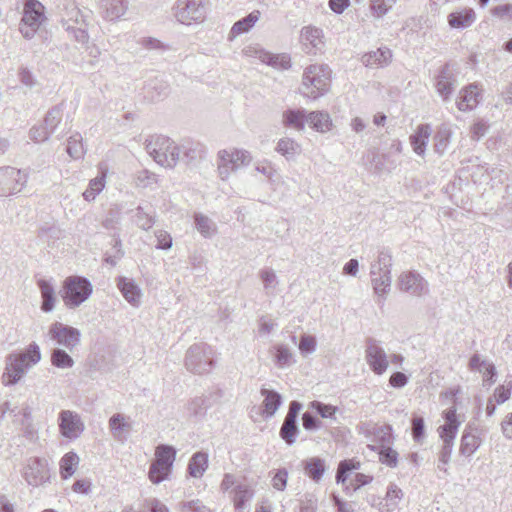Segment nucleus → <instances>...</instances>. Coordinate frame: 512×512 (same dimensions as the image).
Here are the masks:
<instances>
[{
  "label": "nucleus",
  "mask_w": 512,
  "mask_h": 512,
  "mask_svg": "<svg viewBox=\"0 0 512 512\" xmlns=\"http://www.w3.org/2000/svg\"><path fill=\"white\" fill-rule=\"evenodd\" d=\"M259 277L263 283L264 289L268 295L274 294L278 285V278L275 271L271 268L262 269Z\"/></svg>",
  "instance_id": "obj_53"
},
{
  "label": "nucleus",
  "mask_w": 512,
  "mask_h": 512,
  "mask_svg": "<svg viewBox=\"0 0 512 512\" xmlns=\"http://www.w3.org/2000/svg\"><path fill=\"white\" fill-rule=\"evenodd\" d=\"M431 132L429 124H421L417 127L415 133L410 136L411 146L417 155L424 156Z\"/></svg>",
  "instance_id": "obj_22"
},
{
  "label": "nucleus",
  "mask_w": 512,
  "mask_h": 512,
  "mask_svg": "<svg viewBox=\"0 0 512 512\" xmlns=\"http://www.w3.org/2000/svg\"><path fill=\"white\" fill-rule=\"evenodd\" d=\"M22 476L30 486L38 487L45 484L49 480L46 460L38 457L28 459L23 468Z\"/></svg>",
  "instance_id": "obj_14"
},
{
  "label": "nucleus",
  "mask_w": 512,
  "mask_h": 512,
  "mask_svg": "<svg viewBox=\"0 0 512 512\" xmlns=\"http://www.w3.org/2000/svg\"><path fill=\"white\" fill-rule=\"evenodd\" d=\"M41 360L40 348L36 343H31L24 352L11 353L5 359V370L2 375V383L5 386L17 384L27 370Z\"/></svg>",
  "instance_id": "obj_2"
},
{
  "label": "nucleus",
  "mask_w": 512,
  "mask_h": 512,
  "mask_svg": "<svg viewBox=\"0 0 512 512\" xmlns=\"http://www.w3.org/2000/svg\"><path fill=\"white\" fill-rule=\"evenodd\" d=\"M491 14L502 20H512V4L507 3L503 5L495 6L491 9Z\"/></svg>",
  "instance_id": "obj_64"
},
{
  "label": "nucleus",
  "mask_w": 512,
  "mask_h": 512,
  "mask_svg": "<svg viewBox=\"0 0 512 512\" xmlns=\"http://www.w3.org/2000/svg\"><path fill=\"white\" fill-rule=\"evenodd\" d=\"M404 494L394 483L387 487L385 497L379 502V512H395Z\"/></svg>",
  "instance_id": "obj_21"
},
{
  "label": "nucleus",
  "mask_w": 512,
  "mask_h": 512,
  "mask_svg": "<svg viewBox=\"0 0 512 512\" xmlns=\"http://www.w3.org/2000/svg\"><path fill=\"white\" fill-rule=\"evenodd\" d=\"M60 434L67 439H77L85 429L80 415L71 410H62L58 417Z\"/></svg>",
  "instance_id": "obj_15"
},
{
  "label": "nucleus",
  "mask_w": 512,
  "mask_h": 512,
  "mask_svg": "<svg viewBox=\"0 0 512 512\" xmlns=\"http://www.w3.org/2000/svg\"><path fill=\"white\" fill-rule=\"evenodd\" d=\"M365 359L370 369L377 375L384 374L389 366L388 355L380 342L375 339L367 340Z\"/></svg>",
  "instance_id": "obj_13"
},
{
  "label": "nucleus",
  "mask_w": 512,
  "mask_h": 512,
  "mask_svg": "<svg viewBox=\"0 0 512 512\" xmlns=\"http://www.w3.org/2000/svg\"><path fill=\"white\" fill-rule=\"evenodd\" d=\"M135 222L139 228L147 231L154 225L155 217L146 212L142 206H138L135 213Z\"/></svg>",
  "instance_id": "obj_55"
},
{
  "label": "nucleus",
  "mask_w": 512,
  "mask_h": 512,
  "mask_svg": "<svg viewBox=\"0 0 512 512\" xmlns=\"http://www.w3.org/2000/svg\"><path fill=\"white\" fill-rule=\"evenodd\" d=\"M251 161L252 156L247 150L221 149L216 158L217 175L222 181H227L232 173L237 172L243 166H248Z\"/></svg>",
  "instance_id": "obj_4"
},
{
  "label": "nucleus",
  "mask_w": 512,
  "mask_h": 512,
  "mask_svg": "<svg viewBox=\"0 0 512 512\" xmlns=\"http://www.w3.org/2000/svg\"><path fill=\"white\" fill-rule=\"evenodd\" d=\"M194 224L197 231L204 238H211L217 234V224L211 218L202 213H195Z\"/></svg>",
  "instance_id": "obj_29"
},
{
  "label": "nucleus",
  "mask_w": 512,
  "mask_h": 512,
  "mask_svg": "<svg viewBox=\"0 0 512 512\" xmlns=\"http://www.w3.org/2000/svg\"><path fill=\"white\" fill-rule=\"evenodd\" d=\"M170 472V468L166 469L165 466H158L153 462L150 466L148 476L152 483L159 484L168 477Z\"/></svg>",
  "instance_id": "obj_58"
},
{
  "label": "nucleus",
  "mask_w": 512,
  "mask_h": 512,
  "mask_svg": "<svg viewBox=\"0 0 512 512\" xmlns=\"http://www.w3.org/2000/svg\"><path fill=\"white\" fill-rule=\"evenodd\" d=\"M299 42L303 52L312 56L322 54L326 47L324 31L311 24L301 28Z\"/></svg>",
  "instance_id": "obj_12"
},
{
  "label": "nucleus",
  "mask_w": 512,
  "mask_h": 512,
  "mask_svg": "<svg viewBox=\"0 0 512 512\" xmlns=\"http://www.w3.org/2000/svg\"><path fill=\"white\" fill-rule=\"evenodd\" d=\"M331 69L326 64H312L305 68L300 92L304 97L317 99L330 87Z\"/></svg>",
  "instance_id": "obj_3"
},
{
  "label": "nucleus",
  "mask_w": 512,
  "mask_h": 512,
  "mask_svg": "<svg viewBox=\"0 0 512 512\" xmlns=\"http://www.w3.org/2000/svg\"><path fill=\"white\" fill-rule=\"evenodd\" d=\"M299 432L297 420L284 419L280 428V437L288 444L292 445L296 441V436Z\"/></svg>",
  "instance_id": "obj_48"
},
{
  "label": "nucleus",
  "mask_w": 512,
  "mask_h": 512,
  "mask_svg": "<svg viewBox=\"0 0 512 512\" xmlns=\"http://www.w3.org/2000/svg\"><path fill=\"white\" fill-rule=\"evenodd\" d=\"M259 14V11H254L246 17L235 22L229 32V39H233L243 33H247L258 21Z\"/></svg>",
  "instance_id": "obj_31"
},
{
  "label": "nucleus",
  "mask_w": 512,
  "mask_h": 512,
  "mask_svg": "<svg viewBox=\"0 0 512 512\" xmlns=\"http://www.w3.org/2000/svg\"><path fill=\"white\" fill-rule=\"evenodd\" d=\"M180 149V159L185 161L187 164L196 161L202 157L204 148L199 143L185 142L178 145Z\"/></svg>",
  "instance_id": "obj_38"
},
{
  "label": "nucleus",
  "mask_w": 512,
  "mask_h": 512,
  "mask_svg": "<svg viewBox=\"0 0 512 512\" xmlns=\"http://www.w3.org/2000/svg\"><path fill=\"white\" fill-rule=\"evenodd\" d=\"M208 468V455L205 452L195 453L188 464V473L191 477L200 478Z\"/></svg>",
  "instance_id": "obj_33"
},
{
  "label": "nucleus",
  "mask_w": 512,
  "mask_h": 512,
  "mask_svg": "<svg viewBox=\"0 0 512 512\" xmlns=\"http://www.w3.org/2000/svg\"><path fill=\"white\" fill-rule=\"evenodd\" d=\"M48 336L62 349L72 352L81 341V333L77 328L55 322L49 327Z\"/></svg>",
  "instance_id": "obj_11"
},
{
  "label": "nucleus",
  "mask_w": 512,
  "mask_h": 512,
  "mask_svg": "<svg viewBox=\"0 0 512 512\" xmlns=\"http://www.w3.org/2000/svg\"><path fill=\"white\" fill-rule=\"evenodd\" d=\"M28 173L13 166L0 167V196L9 197L20 193L27 185Z\"/></svg>",
  "instance_id": "obj_10"
},
{
  "label": "nucleus",
  "mask_w": 512,
  "mask_h": 512,
  "mask_svg": "<svg viewBox=\"0 0 512 512\" xmlns=\"http://www.w3.org/2000/svg\"><path fill=\"white\" fill-rule=\"evenodd\" d=\"M66 152L75 160L81 159L84 156L86 151L81 134L75 133L69 137Z\"/></svg>",
  "instance_id": "obj_44"
},
{
  "label": "nucleus",
  "mask_w": 512,
  "mask_h": 512,
  "mask_svg": "<svg viewBox=\"0 0 512 512\" xmlns=\"http://www.w3.org/2000/svg\"><path fill=\"white\" fill-rule=\"evenodd\" d=\"M304 469L313 481L318 482L325 472V463L322 459L313 457L305 461Z\"/></svg>",
  "instance_id": "obj_42"
},
{
  "label": "nucleus",
  "mask_w": 512,
  "mask_h": 512,
  "mask_svg": "<svg viewBox=\"0 0 512 512\" xmlns=\"http://www.w3.org/2000/svg\"><path fill=\"white\" fill-rule=\"evenodd\" d=\"M214 350L205 343H196L189 347L185 356V367L194 374H205L214 365Z\"/></svg>",
  "instance_id": "obj_8"
},
{
  "label": "nucleus",
  "mask_w": 512,
  "mask_h": 512,
  "mask_svg": "<svg viewBox=\"0 0 512 512\" xmlns=\"http://www.w3.org/2000/svg\"><path fill=\"white\" fill-rule=\"evenodd\" d=\"M211 406L209 397L198 396L193 398L187 405V410L190 415L202 416L206 413L207 409Z\"/></svg>",
  "instance_id": "obj_49"
},
{
  "label": "nucleus",
  "mask_w": 512,
  "mask_h": 512,
  "mask_svg": "<svg viewBox=\"0 0 512 512\" xmlns=\"http://www.w3.org/2000/svg\"><path fill=\"white\" fill-rule=\"evenodd\" d=\"M44 6L38 0H26L23 5L22 17L18 30L23 38L30 40L44 22Z\"/></svg>",
  "instance_id": "obj_7"
},
{
  "label": "nucleus",
  "mask_w": 512,
  "mask_h": 512,
  "mask_svg": "<svg viewBox=\"0 0 512 512\" xmlns=\"http://www.w3.org/2000/svg\"><path fill=\"white\" fill-rule=\"evenodd\" d=\"M481 444V439L478 435L472 432V428L467 427L461 437L460 453L463 456L470 457L473 455Z\"/></svg>",
  "instance_id": "obj_28"
},
{
  "label": "nucleus",
  "mask_w": 512,
  "mask_h": 512,
  "mask_svg": "<svg viewBox=\"0 0 512 512\" xmlns=\"http://www.w3.org/2000/svg\"><path fill=\"white\" fill-rule=\"evenodd\" d=\"M172 13L177 22L183 25L201 23L206 17L204 0H176Z\"/></svg>",
  "instance_id": "obj_9"
},
{
  "label": "nucleus",
  "mask_w": 512,
  "mask_h": 512,
  "mask_svg": "<svg viewBox=\"0 0 512 512\" xmlns=\"http://www.w3.org/2000/svg\"><path fill=\"white\" fill-rule=\"evenodd\" d=\"M155 456L156 460L154 463L158 466H165L166 469H172L176 458V449L173 446L161 444L157 446Z\"/></svg>",
  "instance_id": "obj_36"
},
{
  "label": "nucleus",
  "mask_w": 512,
  "mask_h": 512,
  "mask_svg": "<svg viewBox=\"0 0 512 512\" xmlns=\"http://www.w3.org/2000/svg\"><path fill=\"white\" fill-rule=\"evenodd\" d=\"M265 64L279 70H288L291 67V58L288 54H272L267 51L264 58Z\"/></svg>",
  "instance_id": "obj_46"
},
{
  "label": "nucleus",
  "mask_w": 512,
  "mask_h": 512,
  "mask_svg": "<svg viewBox=\"0 0 512 512\" xmlns=\"http://www.w3.org/2000/svg\"><path fill=\"white\" fill-rule=\"evenodd\" d=\"M298 347L303 355L312 354L316 350L315 337L307 334L302 335Z\"/></svg>",
  "instance_id": "obj_61"
},
{
  "label": "nucleus",
  "mask_w": 512,
  "mask_h": 512,
  "mask_svg": "<svg viewBox=\"0 0 512 512\" xmlns=\"http://www.w3.org/2000/svg\"><path fill=\"white\" fill-rule=\"evenodd\" d=\"M230 493L234 507L237 510H242L245 507V503L251 500L254 494L253 490L246 484H237Z\"/></svg>",
  "instance_id": "obj_37"
},
{
  "label": "nucleus",
  "mask_w": 512,
  "mask_h": 512,
  "mask_svg": "<svg viewBox=\"0 0 512 512\" xmlns=\"http://www.w3.org/2000/svg\"><path fill=\"white\" fill-rule=\"evenodd\" d=\"M117 287L128 303L134 307H138L140 305L141 290L132 279L119 277Z\"/></svg>",
  "instance_id": "obj_20"
},
{
  "label": "nucleus",
  "mask_w": 512,
  "mask_h": 512,
  "mask_svg": "<svg viewBox=\"0 0 512 512\" xmlns=\"http://www.w3.org/2000/svg\"><path fill=\"white\" fill-rule=\"evenodd\" d=\"M308 114L302 108L288 109L283 112L282 122L285 127L294 129L296 131H303L307 124Z\"/></svg>",
  "instance_id": "obj_23"
},
{
  "label": "nucleus",
  "mask_w": 512,
  "mask_h": 512,
  "mask_svg": "<svg viewBox=\"0 0 512 512\" xmlns=\"http://www.w3.org/2000/svg\"><path fill=\"white\" fill-rule=\"evenodd\" d=\"M79 464V456L75 452L66 453L60 460V476L66 480L76 471Z\"/></svg>",
  "instance_id": "obj_39"
},
{
  "label": "nucleus",
  "mask_w": 512,
  "mask_h": 512,
  "mask_svg": "<svg viewBox=\"0 0 512 512\" xmlns=\"http://www.w3.org/2000/svg\"><path fill=\"white\" fill-rule=\"evenodd\" d=\"M511 396V383H509L507 386L500 385L498 386L493 395L489 398H494V402L498 405L503 404L506 402Z\"/></svg>",
  "instance_id": "obj_63"
},
{
  "label": "nucleus",
  "mask_w": 512,
  "mask_h": 512,
  "mask_svg": "<svg viewBox=\"0 0 512 512\" xmlns=\"http://www.w3.org/2000/svg\"><path fill=\"white\" fill-rule=\"evenodd\" d=\"M379 460L382 464L394 468L398 464V453L388 445H380L379 447Z\"/></svg>",
  "instance_id": "obj_54"
},
{
  "label": "nucleus",
  "mask_w": 512,
  "mask_h": 512,
  "mask_svg": "<svg viewBox=\"0 0 512 512\" xmlns=\"http://www.w3.org/2000/svg\"><path fill=\"white\" fill-rule=\"evenodd\" d=\"M105 173L90 180L88 188L83 192V197L87 201H92L105 187Z\"/></svg>",
  "instance_id": "obj_52"
},
{
  "label": "nucleus",
  "mask_w": 512,
  "mask_h": 512,
  "mask_svg": "<svg viewBox=\"0 0 512 512\" xmlns=\"http://www.w3.org/2000/svg\"><path fill=\"white\" fill-rule=\"evenodd\" d=\"M260 393L264 397L262 414L265 418H271L281 406L282 397L278 392L266 388H262Z\"/></svg>",
  "instance_id": "obj_25"
},
{
  "label": "nucleus",
  "mask_w": 512,
  "mask_h": 512,
  "mask_svg": "<svg viewBox=\"0 0 512 512\" xmlns=\"http://www.w3.org/2000/svg\"><path fill=\"white\" fill-rule=\"evenodd\" d=\"M254 170L260 174H262L271 185H275L278 177L277 170L274 168L273 164L268 160L257 161L254 164Z\"/></svg>",
  "instance_id": "obj_51"
},
{
  "label": "nucleus",
  "mask_w": 512,
  "mask_h": 512,
  "mask_svg": "<svg viewBox=\"0 0 512 512\" xmlns=\"http://www.w3.org/2000/svg\"><path fill=\"white\" fill-rule=\"evenodd\" d=\"M360 468L359 462H353L352 460H344L341 461L337 473H336V482L337 483H345L347 480V474L348 472L352 470H357Z\"/></svg>",
  "instance_id": "obj_56"
},
{
  "label": "nucleus",
  "mask_w": 512,
  "mask_h": 512,
  "mask_svg": "<svg viewBox=\"0 0 512 512\" xmlns=\"http://www.w3.org/2000/svg\"><path fill=\"white\" fill-rule=\"evenodd\" d=\"M178 145L168 137L157 136L146 144L147 152L163 167H174L180 160Z\"/></svg>",
  "instance_id": "obj_6"
},
{
  "label": "nucleus",
  "mask_w": 512,
  "mask_h": 512,
  "mask_svg": "<svg viewBox=\"0 0 512 512\" xmlns=\"http://www.w3.org/2000/svg\"><path fill=\"white\" fill-rule=\"evenodd\" d=\"M309 408L318 413L322 418L332 419L335 417L337 408L330 404H324L320 401H312L309 404Z\"/></svg>",
  "instance_id": "obj_57"
},
{
  "label": "nucleus",
  "mask_w": 512,
  "mask_h": 512,
  "mask_svg": "<svg viewBox=\"0 0 512 512\" xmlns=\"http://www.w3.org/2000/svg\"><path fill=\"white\" fill-rule=\"evenodd\" d=\"M443 418L445 420V424L438 428L440 438L447 439L451 436V439H455L461 425V421L457 418L456 407L452 406L446 409L443 412Z\"/></svg>",
  "instance_id": "obj_18"
},
{
  "label": "nucleus",
  "mask_w": 512,
  "mask_h": 512,
  "mask_svg": "<svg viewBox=\"0 0 512 512\" xmlns=\"http://www.w3.org/2000/svg\"><path fill=\"white\" fill-rule=\"evenodd\" d=\"M51 364L58 369H70L74 366L73 358L67 353L66 350L56 347L51 351L50 357Z\"/></svg>",
  "instance_id": "obj_41"
},
{
  "label": "nucleus",
  "mask_w": 512,
  "mask_h": 512,
  "mask_svg": "<svg viewBox=\"0 0 512 512\" xmlns=\"http://www.w3.org/2000/svg\"><path fill=\"white\" fill-rule=\"evenodd\" d=\"M481 98V94L476 84H470L461 89L457 101V107L460 111H469L475 108Z\"/></svg>",
  "instance_id": "obj_17"
},
{
  "label": "nucleus",
  "mask_w": 512,
  "mask_h": 512,
  "mask_svg": "<svg viewBox=\"0 0 512 512\" xmlns=\"http://www.w3.org/2000/svg\"><path fill=\"white\" fill-rule=\"evenodd\" d=\"M109 428L115 439L123 440L125 439L124 433H128L132 429V426L128 421V417L123 414L116 413L109 419Z\"/></svg>",
  "instance_id": "obj_26"
},
{
  "label": "nucleus",
  "mask_w": 512,
  "mask_h": 512,
  "mask_svg": "<svg viewBox=\"0 0 512 512\" xmlns=\"http://www.w3.org/2000/svg\"><path fill=\"white\" fill-rule=\"evenodd\" d=\"M37 284L40 289L41 297H42L41 309L44 312H51L54 309V303H55L54 287L49 281H47L45 279L38 280Z\"/></svg>",
  "instance_id": "obj_32"
},
{
  "label": "nucleus",
  "mask_w": 512,
  "mask_h": 512,
  "mask_svg": "<svg viewBox=\"0 0 512 512\" xmlns=\"http://www.w3.org/2000/svg\"><path fill=\"white\" fill-rule=\"evenodd\" d=\"M91 12L82 10L73 0H68L60 10V24L68 36L80 44L89 41V21Z\"/></svg>",
  "instance_id": "obj_1"
},
{
  "label": "nucleus",
  "mask_w": 512,
  "mask_h": 512,
  "mask_svg": "<svg viewBox=\"0 0 512 512\" xmlns=\"http://www.w3.org/2000/svg\"><path fill=\"white\" fill-rule=\"evenodd\" d=\"M274 351L275 364L279 368H286L294 363L293 354L286 345H276Z\"/></svg>",
  "instance_id": "obj_47"
},
{
  "label": "nucleus",
  "mask_w": 512,
  "mask_h": 512,
  "mask_svg": "<svg viewBox=\"0 0 512 512\" xmlns=\"http://www.w3.org/2000/svg\"><path fill=\"white\" fill-rule=\"evenodd\" d=\"M181 512H212L209 507L200 500H191L179 504Z\"/></svg>",
  "instance_id": "obj_59"
},
{
  "label": "nucleus",
  "mask_w": 512,
  "mask_h": 512,
  "mask_svg": "<svg viewBox=\"0 0 512 512\" xmlns=\"http://www.w3.org/2000/svg\"><path fill=\"white\" fill-rule=\"evenodd\" d=\"M391 266L392 255L388 250L383 249L379 251L377 260L371 263L370 275L372 277L380 276L383 274H391Z\"/></svg>",
  "instance_id": "obj_27"
},
{
  "label": "nucleus",
  "mask_w": 512,
  "mask_h": 512,
  "mask_svg": "<svg viewBox=\"0 0 512 512\" xmlns=\"http://www.w3.org/2000/svg\"><path fill=\"white\" fill-rule=\"evenodd\" d=\"M476 20L475 11L472 8L452 12L448 15V24L455 29H464L470 27Z\"/></svg>",
  "instance_id": "obj_24"
},
{
  "label": "nucleus",
  "mask_w": 512,
  "mask_h": 512,
  "mask_svg": "<svg viewBox=\"0 0 512 512\" xmlns=\"http://www.w3.org/2000/svg\"><path fill=\"white\" fill-rule=\"evenodd\" d=\"M276 151L291 160L301 153V146L291 138H282L277 143Z\"/></svg>",
  "instance_id": "obj_40"
},
{
  "label": "nucleus",
  "mask_w": 512,
  "mask_h": 512,
  "mask_svg": "<svg viewBox=\"0 0 512 512\" xmlns=\"http://www.w3.org/2000/svg\"><path fill=\"white\" fill-rule=\"evenodd\" d=\"M391 57L392 53L388 48H379L365 54L362 57V62L368 67L383 66L390 61Z\"/></svg>",
  "instance_id": "obj_34"
},
{
  "label": "nucleus",
  "mask_w": 512,
  "mask_h": 512,
  "mask_svg": "<svg viewBox=\"0 0 512 512\" xmlns=\"http://www.w3.org/2000/svg\"><path fill=\"white\" fill-rule=\"evenodd\" d=\"M391 274H383L380 276H372L371 277V283L374 290V293L383 300L385 299L386 295L390 291L391 287Z\"/></svg>",
  "instance_id": "obj_43"
},
{
  "label": "nucleus",
  "mask_w": 512,
  "mask_h": 512,
  "mask_svg": "<svg viewBox=\"0 0 512 512\" xmlns=\"http://www.w3.org/2000/svg\"><path fill=\"white\" fill-rule=\"evenodd\" d=\"M451 135L452 131L447 125L439 127L434 136V149L438 154L442 155L446 151L450 143Z\"/></svg>",
  "instance_id": "obj_45"
},
{
  "label": "nucleus",
  "mask_w": 512,
  "mask_h": 512,
  "mask_svg": "<svg viewBox=\"0 0 512 512\" xmlns=\"http://www.w3.org/2000/svg\"><path fill=\"white\" fill-rule=\"evenodd\" d=\"M436 90L444 101H447L453 93L454 81L448 74V69L444 67L437 77Z\"/></svg>",
  "instance_id": "obj_35"
},
{
  "label": "nucleus",
  "mask_w": 512,
  "mask_h": 512,
  "mask_svg": "<svg viewBox=\"0 0 512 512\" xmlns=\"http://www.w3.org/2000/svg\"><path fill=\"white\" fill-rule=\"evenodd\" d=\"M441 440L443 445L439 452V463L447 465L450 461L455 439H451V436H449V438H441Z\"/></svg>",
  "instance_id": "obj_60"
},
{
  "label": "nucleus",
  "mask_w": 512,
  "mask_h": 512,
  "mask_svg": "<svg viewBox=\"0 0 512 512\" xmlns=\"http://www.w3.org/2000/svg\"><path fill=\"white\" fill-rule=\"evenodd\" d=\"M242 53L245 57L258 59L262 63L266 57L267 51L258 45H248L243 48Z\"/></svg>",
  "instance_id": "obj_62"
},
{
  "label": "nucleus",
  "mask_w": 512,
  "mask_h": 512,
  "mask_svg": "<svg viewBox=\"0 0 512 512\" xmlns=\"http://www.w3.org/2000/svg\"><path fill=\"white\" fill-rule=\"evenodd\" d=\"M63 109L61 105H57L50 109L44 119L43 126L52 134L62 121Z\"/></svg>",
  "instance_id": "obj_50"
},
{
  "label": "nucleus",
  "mask_w": 512,
  "mask_h": 512,
  "mask_svg": "<svg viewBox=\"0 0 512 512\" xmlns=\"http://www.w3.org/2000/svg\"><path fill=\"white\" fill-rule=\"evenodd\" d=\"M307 124L314 130L325 133L331 129L332 121L328 113L315 111L308 113Z\"/></svg>",
  "instance_id": "obj_30"
},
{
  "label": "nucleus",
  "mask_w": 512,
  "mask_h": 512,
  "mask_svg": "<svg viewBox=\"0 0 512 512\" xmlns=\"http://www.w3.org/2000/svg\"><path fill=\"white\" fill-rule=\"evenodd\" d=\"M127 9V0H100L101 13L107 20L113 21L121 18Z\"/></svg>",
  "instance_id": "obj_19"
},
{
  "label": "nucleus",
  "mask_w": 512,
  "mask_h": 512,
  "mask_svg": "<svg viewBox=\"0 0 512 512\" xmlns=\"http://www.w3.org/2000/svg\"><path fill=\"white\" fill-rule=\"evenodd\" d=\"M398 288L412 296H422L428 293V282L415 271H404L399 275Z\"/></svg>",
  "instance_id": "obj_16"
},
{
  "label": "nucleus",
  "mask_w": 512,
  "mask_h": 512,
  "mask_svg": "<svg viewBox=\"0 0 512 512\" xmlns=\"http://www.w3.org/2000/svg\"><path fill=\"white\" fill-rule=\"evenodd\" d=\"M93 292L91 282L82 276H69L64 280L61 297L65 306L75 309L87 301Z\"/></svg>",
  "instance_id": "obj_5"
}]
</instances>
